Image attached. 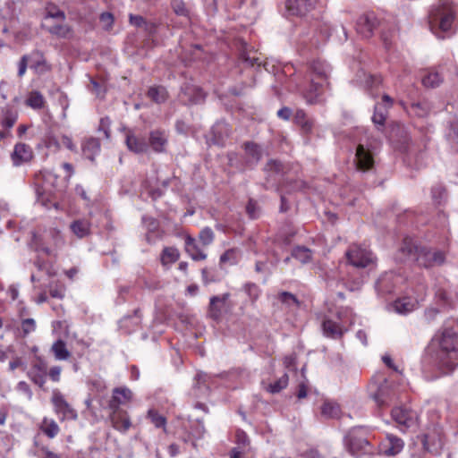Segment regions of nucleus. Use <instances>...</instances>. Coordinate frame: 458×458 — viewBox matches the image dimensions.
Listing matches in <instances>:
<instances>
[{"label": "nucleus", "mask_w": 458, "mask_h": 458, "mask_svg": "<svg viewBox=\"0 0 458 458\" xmlns=\"http://www.w3.org/2000/svg\"><path fill=\"white\" fill-rule=\"evenodd\" d=\"M310 68L314 75L313 78H315L316 81L327 83V80L331 71L328 64L324 61L317 60L311 64Z\"/></svg>", "instance_id": "bb28decb"}, {"label": "nucleus", "mask_w": 458, "mask_h": 458, "mask_svg": "<svg viewBox=\"0 0 458 458\" xmlns=\"http://www.w3.org/2000/svg\"><path fill=\"white\" fill-rule=\"evenodd\" d=\"M27 376L36 386L44 389L47 376V363L41 358H37L28 370Z\"/></svg>", "instance_id": "1a4fd4ad"}, {"label": "nucleus", "mask_w": 458, "mask_h": 458, "mask_svg": "<svg viewBox=\"0 0 458 458\" xmlns=\"http://www.w3.org/2000/svg\"><path fill=\"white\" fill-rule=\"evenodd\" d=\"M439 366L448 373L458 365V335L450 328L445 329L437 352Z\"/></svg>", "instance_id": "f257e3e1"}, {"label": "nucleus", "mask_w": 458, "mask_h": 458, "mask_svg": "<svg viewBox=\"0 0 458 458\" xmlns=\"http://www.w3.org/2000/svg\"><path fill=\"white\" fill-rule=\"evenodd\" d=\"M354 163L358 170L366 172L374 167V152L368 145L359 144L356 148Z\"/></svg>", "instance_id": "6e6552de"}, {"label": "nucleus", "mask_w": 458, "mask_h": 458, "mask_svg": "<svg viewBox=\"0 0 458 458\" xmlns=\"http://www.w3.org/2000/svg\"><path fill=\"white\" fill-rule=\"evenodd\" d=\"M265 169L267 171H272L276 174H279V173L283 172L284 165L280 161L271 159L267 163Z\"/></svg>", "instance_id": "0e129e2a"}, {"label": "nucleus", "mask_w": 458, "mask_h": 458, "mask_svg": "<svg viewBox=\"0 0 458 458\" xmlns=\"http://www.w3.org/2000/svg\"><path fill=\"white\" fill-rule=\"evenodd\" d=\"M126 145L129 150L136 154H143L148 150V144L146 140L134 134H128L126 136Z\"/></svg>", "instance_id": "393cba45"}, {"label": "nucleus", "mask_w": 458, "mask_h": 458, "mask_svg": "<svg viewBox=\"0 0 458 458\" xmlns=\"http://www.w3.org/2000/svg\"><path fill=\"white\" fill-rule=\"evenodd\" d=\"M403 448V441L396 436L387 434L386 440L381 444L380 452L386 456H394Z\"/></svg>", "instance_id": "412c9836"}, {"label": "nucleus", "mask_w": 458, "mask_h": 458, "mask_svg": "<svg viewBox=\"0 0 458 458\" xmlns=\"http://www.w3.org/2000/svg\"><path fill=\"white\" fill-rule=\"evenodd\" d=\"M148 97L157 103H163L166 99V91L164 88L152 87L148 91Z\"/></svg>", "instance_id": "09e8293b"}, {"label": "nucleus", "mask_w": 458, "mask_h": 458, "mask_svg": "<svg viewBox=\"0 0 458 458\" xmlns=\"http://www.w3.org/2000/svg\"><path fill=\"white\" fill-rule=\"evenodd\" d=\"M243 148L246 156L245 165L250 168L257 165L263 155L262 148L253 141H246Z\"/></svg>", "instance_id": "aec40b11"}, {"label": "nucleus", "mask_w": 458, "mask_h": 458, "mask_svg": "<svg viewBox=\"0 0 458 458\" xmlns=\"http://www.w3.org/2000/svg\"><path fill=\"white\" fill-rule=\"evenodd\" d=\"M230 294L225 293L222 296H212L209 301V317L214 319H219L221 316V309L217 307L216 303H225L229 299Z\"/></svg>", "instance_id": "473e14b6"}, {"label": "nucleus", "mask_w": 458, "mask_h": 458, "mask_svg": "<svg viewBox=\"0 0 458 458\" xmlns=\"http://www.w3.org/2000/svg\"><path fill=\"white\" fill-rule=\"evenodd\" d=\"M394 308L396 312L406 314L414 309V303H412L408 298H403L395 301Z\"/></svg>", "instance_id": "49530a36"}, {"label": "nucleus", "mask_w": 458, "mask_h": 458, "mask_svg": "<svg viewBox=\"0 0 458 458\" xmlns=\"http://www.w3.org/2000/svg\"><path fill=\"white\" fill-rule=\"evenodd\" d=\"M312 256L313 251L304 246H296L292 250V257L302 264L310 262L312 260Z\"/></svg>", "instance_id": "72a5a7b5"}, {"label": "nucleus", "mask_w": 458, "mask_h": 458, "mask_svg": "<svg viewBox=\"0 0 458 458\" xmlns=\"http://www.w3.org/2000/svg\"><path fill=\"white\" fill-rule=\"evenodd\" d=\"M109 420L114 428L126 432L131 426L130 416L124 410H110Z\"/></svg>", "instance_id": "f3484780"}, {"label": "nucleus", "mask_w": 458, "mask_h": 458, "mask_svg": "<svg viewBox=\"0 0 458 458\" xmlns=\"http://www.w3.org/2000/svg\"><path fill=\"white\" fill-rule=\"evenodd\" d=\"M246 211L250 218H256L259 214V207L256 201L250 199L246 206Z\"/></svg>", "instance_id": "e2e57ef3"}, {"label": "nucleus", "mask_w": 458, "mask_h": 458, "mask_svg": "<svg viewBox=\"0 0 458 458\" xmlns=\"http://www.w3.org/2000/svg\"><path fill=\"white\" fill-rule=\"evenodd\" d=\"M110 125L111 121L109 117L106 116L100 119L99 125H98V131H103L105 138L109 139L110 138Z\"/></svg>", "instance_id": "680f3d73"}, {"label": "nucleus", "mask_w": 458, "mask_h": 458, "mask_svg": "<svg viewBox=\"0 0 458 458\" xmlns=\"http://www.w3.org/2000/svg\"><path fill=\"white\" fill-rule=\"evenodd\" d=\"M132 398V392L127 387H115L113 389L112 397L108 402L109 410H122L121 405L130 403Z\"/></svg>", "instance_id": "2eb2a0df"}, {"label": "nucleus", "mask_w": 458, "mask_h": 458, "mask_svg": "<svg viewBox=\"0 0 458 458\" xmlns=\"http://www.w3.org/2000/svg\"><path fill=\"white\" fill-rule=\"evenodd\" d=\"M293 122L304 136L312 134L315 122L302 109H297L293 114Z\"/></svg>", "instance_id": "4be33fe9"}, {"label": "nucleus", "mask_w": 458, "mask_h": 458, "mask_svg": "<svg viewBox=\"0 0 458 458\" xmlns=\"http://www.w3.org/2000/svg\"><path fill=\"white\" fill-rule=\"evenodd\" d=\"M296 233V230L292 227L291 225H286L276 235L275 243L279 246H288L291 243L292 239L295 236Z\"/></svg>", "instance_id": "c756f323"}, {"label": "nucleus", "mask_w": 458, "mask_h": 458, "mask_svg": "<svg viewBox=\"0 0 458 458\" xmlns=\"http://www.w3.org/2000/svg\"><path fill=\"white\" fill-rule=\"evenodd\" d=\"M171 7L176 15L190 19V11L182 0H171Z\"/></svg>", "instance_id": "de8ad7c7"}, {"label": "nucleus", "mask_w": 458, "mask_h": 458, "mask_svg": "<svg viewBox=\"0 0 458 458\" xmlns=\"http://www.w3.org/2000/svg\"><path fill=\"white\" fill-rule=\"evenodd\" d=\"M185 250L193 260H204L206 253L198 246L196 240L191 235L185 237Z\"/></svg>", "instance_id": "cd10ccee"}, {"label": "nucleus", "mask_w": 458, "mask_h": 458, "mask_svg": "<svg viewBox=\"0 0 458 458\" xmlns=\"http://www.w3.org/2000/svg\"><path fill=\"white\" fill-rule=\"evenodd\" d=\"M374 399L379 405H384L390 400L387 391V382L384 381V384L380 385L377 391L374 394Z\"/></svg>", "instance_id": "8fccbe9b"}, {"label": "nucleus", "mask_w": 458, "mask_h": 458, "mask_svg": "<svg viewBox=\"0 0 458 458\" xmlns=\"http://www.w3.org/2000/svg\"><path fill=\"white\" fill-rule=\"evenodd\" d=\"M431 109V105L427 100L412 102L410 106V111L419 117L426 116Z\"/></svg>", "instance_id": "e433bc0d"}, {"label": "nucleus", "mask_w": 458, "mask_h": 458, "mask_svg": "<svg viewBox=\"0 0 458 458\" xmlns=\"http://www.w3.org/2000/svg\"><path fill=\"white\" fill-rule=\"evenodd\" d=\"M245 293L249 295L251 301H255L259 296V288L256 284L247 283L243 286Z\"/></svg>", "instance_id": "5fc2aeb1"}, {"label": "nucleus", "mask_w": 458, "mask_h": 458, "mask_svg": "<svg viewBox=\"0 0 458 458\" xmlns=\"http://www.w3.org/2000/svg\"><path fill=\"white\" fill-rule=\"evenodd\" d=\"M43 18H48L50 20L55 19L56 21H65L66 15L64 12L62 11L55 4L48 3L45 7V14Z\"/></svg>", "instance_id": "c9c22d12"}, {"label": "nucleus", "mask_w": 458, "mask_h": 458, "mask_svg": "<svg viewBox=\"0 0 458 458\" xmlns=\"http://www.w3.org/2000/svg\"><path fill=\"white\" fill-rule=\"evenodd\" d=\"M316 0H287L285 6L292 15H305L315 8Z\"/></svg>", "instance_id": "a211bd4d"}, {"label": "nucleus", "mask_w": 458, "mask_h": 458, "mask_svg": "<svg viewBox=\"0 0 458 458\" xmlns=\"http://www.w3.org/2000/svg\"><path fill=\"white\" fill-rule=\"evenodd\" d=\"M179 98L185 105H193L204 101L205 94L199 87L184 83L181 88Z\"/></svg>", "instance_id": "9d476101"}, {"label": "nucleus", "mask_w": 458, "mask_h": 458, "mask_svg": "<svg viewBox=\"0 0 458 458\" xmlns=\"http://www.w3.org/2000/svg\"><path fill=\"white\" fill-rule=\"evenodd\" d=\"M41 27L51 35L59 38H66L71 33V27L65 21H56L55 19L43 18Z\"/></svg>", "instance_id": "ddd939ff"}, {"label": "nucleus", "mask_w": 458, "mask_h": 458, "mask_svg": "<svg viewBox=\"0 0 458 458\" xmlns=\"http://www.w3.org/2000/svg\"><path fill=\"white\" fill-rule=\"evenodd\" d=\"M147 418L150 420L152 424L157 428H163L166 432V419L161 415L157 410L150 409L148 411Z\"/></svg>", "instance_id": "a19ab883"}, {"label": "nucleus", "mask_w": 458, "mask_h": 458, "mask_svg": "<svg viewBox=\"0 0 458 458\" xmlns=\"http://www.w3.org/2000/svg\"><path fill=\"white\" fill-rule=\"evenodd\" d=\"M419 254L416 259L419 266L425 268H429L434 266H441L445 261V254L442 250H432L427 247H420V250H418Z\"/></svg>", "instance_id": "39448f33"}, {"label": "nucleus", "mask_w": 458, "mask_h": 458, "mask_svg": "<svg viewBox=\"0 0 458 458\" xmlns=\"http://www.w3.org/2000/svg\"><path fill=\"white\" fill-rule=\"evenodd\" d=\"M421 246H418L415 242L410 238L405 237L398 250L397 259L399 261L403 262L407 259H414L418 257V250H420Z\"/></svg>", "instance_id": "dca6fc26"}, {"label": "nucleus", "mask_w": 458, "mask_h": 458, "mask_svg": "<svg viewBox=\"0 0 458 458\" xmlns=\"http://www.w3.org/2000/svg\"><path fill=\"white\" fill-rule=\"evenodd\" d=\"M454 20V10L453 5L444 1L432 7L428 14V25L430 30L438 38V30L446 32L452 30Z\"/></svg>", "instance_id": "f03ea898"}, {"label": "nucleus", "mask_w": 458, "mask_h": 458, "mask_svg": "<svg viewBox=\"0 0 458 458\" xmlns=\"http://www.w3.org/2000/svg\"><path fill=\"white\" fill-rule=\"evenodd\" d=\"M4 112V118L1 121L3 127L10 129L12 128L18 119V114L15 110L11 107H6Z\"/></svg>", "instance_id": "a18cd8bd"}, {"label": "nucleus", "mask_w": 458, "mask_h": 458, "mask_svg": "<svg viewBox=\"0 0 458 458\" xmlns=\"http://www.w3.org/2000/svg\"><path fill=\"white\" fill-rule=\"evenodd\" d=\"M345 445L348 451L352 454L359 453H365L369 446V441L362 436L352 431L350 432L345 437Z\"/></svg>", "instance_id": "4468645a"}, {"label": "nucleus", "mask_w": 458, "mask_h": 458, "mask_svg": "<svg viewBox=\"0 0 458 458\" xmlns=\"http://www.w3.org/2000/svg\"><path fill=\"white\" fill-rule=\"evenodd\" d=\"M278 300L284 303V304H286L287 306H292V305H295L296 307H299L301 302L300 301L297 299V297L289 293V292H282L278 294Z\"/></svg>", "instance_id": "603ef678"}, {"label": "nucleus", "mask_w": 458, "mask_h": 458, "mask_svg": "<svg viewBox=\"0 0 458 458\" xmlns=\"http://www.w3.org/2000/svg\"><path fill=\"white\" fill-rule=\"evenodd\" d=\"M235 437L237 446H241L242 449L247 450L250 445V439L247 434L243 430L238 429L236 431Z\"/></svg>", "instance_id": "6e6d98bb"}, {"label": "nucleus", "mask_w": 458, "mask_h": 458, "mask_svg": "<svg viewBox=\"0 0 458 458\" xmlns=\"http://www.w3.org/2000/svg\"><path fill=\"white\" fill-rule=\"evenodd\" d=\"M30 56L28 55H24L21 57L19 63H18V76L22 77L27 70L28 63Z\"/></svg>", "instance_id": "774afa93"}, {"label": "nucleus", "mask_w": 458, "mask_h": 458, "mask_svg": "<svg viewBox=\"0 0 458 458\" xmlns=\"http://www.w3.org/2000/svg\"><path fill=\"white\" fill-rule=\"evenodd\" d=\"M90 86H89V89L94 93L97 97L103 98L105 96L106 90L103 87L93 78H89Z\"/></svg>", "instance_id": "052dcab7"}, {"label": "nucleus", "mask_w": 458, "mask_h": 458, "mask_svg": "<svg viewBox=\"0 0 458 458\" xmlns=\"http://www.w3.org/2000/svg\"><path fill=\"white\" fill-rule=\"evenodd\" d=\"M337 318L341 323L335 322L330 318H326L322 322V330L324 335L333 339H340L347 331L346 324L349 326L354 323L352 311L349 308H341L337 311Z\"/></svg>", "instance_id": "7ed1b4c3"}, {"label": "nucleus", "mask_w": 458, "mask_h": 458, "mask_svg": "<svg viewBox=\"0 0 458 458\" xmlns=\"http://www.w3.org/2000/svg\"><path fill=\"white\" fill-rule=\"evenodd\" d=\"M32 56H38V59L36 60L30 65V68L35 69V70L40 69V71H43L44 69H48L47 67V62L40 52H38V51L33 52L30 57H32Z\"/></svg>", "instance_id": "13d9d810"}, {"label": "nucleus", "mask_w": 458, "mask_h": 458, "mask_svg": "<svg viewBox=\"0 0 458 458\" xmlns=\"http://www.w3.org/2000/svg\"><path fill=\"white\" fill-rule=\"evenodd\" d=\"M179 257L180 253L176 248L165 247L162 251L161 262L163 265L174 263L178 260Z\"/></svg>", "instance_id": "c03bdc74"}, {"label": "nucleus", "mask_w": 458, "mask_h": 458, "mask_svg": "<svg viewBox=\"0 0 458 458\" xmlns=\"http://www.w3.org/2000/svg\"><path fill=\"white\" fill-rule=\"evenodd\" d=\"M231 129L225 121H217L211 128V139L213 144L224 145L225 140L229 138Z\"/></svg>", "instance_id": "5701e85b"}, {"label": "nucleus", "mask_w": 458, "mask_h": 458, "mask_svg": "<svg viewBox=\"0 0 458 458\" xmlns=\"http://www.w3.org/2000/svg\"><path fill=\"white\" fill-rule=\"evenodd\" d=\"M25 104L33 109H40L45 104V99L40 92L31 91L26 98Z\"/></svg>", "instance_id": "79ce46f5"}, {"label": "nucleus", "mask_w": 458, "mask_h": 458, "mask_svg": "<svg viewBox=\"0 0 458 458\" xmlns=\"http://www.w3.org/2000/svg\"><path fill=\"white\" fill-rule=\"evenodd\" d=\"M91 223L86 218H81L74 220L70 225L71 231L78 237L84 238L91 233Z\"/></svg>", "instance_id": "c85d7f7f"}, {"label": "nucleus", "mask_w": 458, "mask_h": 458, "mask_svg": "<svg viewBox=\"0 0 458 458\" xmlns=\"http://www.w3.org/2000/svg\"><path fill=\"white\" fill-rule=\"evenodd\" d=\"M36 328V323L33 318H26L21 322V329L24 335L33 332Z\"/></svg>", "instance_id": "69168bd1"}, {"label": "nucleus", "mask_w": 458, "mask_h": 458, "mask_svg": "<svg viewBox=\"0 0 458 458\" xmlns=\"http://www.w3.org/2000/svg\"><path fill=\"white\" fill-rule=\"evenodd\" d=\"M33 157V152L30 146L25 143H17L12 153V161L14 165L18 166L23 163L30 161Z\"/></svg>", "instance_id": "b1692460"}, {"label": "nucleus", "mask_w": 458, "mask_h": 458, "mask_svg": "<svg viewBox=\"0 0 458 458\" xmlns=\"http://www.w3.org/2000/svg\"><path fill=\"white\" fill-rule=\"evenodd\" d=\"M51 350L58 360H68L71 356V352L66 348V344L61 339L53 344Z\"/></svg>", "instance_id": "f704fd0d"}, {"label": "nucleus", "mask_w": 458, "mask_h": 458, "mask_svg": "<svg viewBox=\"0 0 458 458\" xmlns=\"http://www.w3.org/2000/svg\"><path fill=\"white\" fill-rule=\"evenodd\" d=\"M130 23L136 28H143L146 27L147 21L141 15L130 14L129 15Z\"/></svg>", "instance_id": "338daca9"}, {"label": "nucleus", "mask_w": 458, "mask_h": 458, "mask_svg": "<svg viewBox=\"0 0 458 458\" xmlns=\"http://www.w3.org/2000/svg\"><path fill=\"white\" fill-rule=\"evenodd\" d=\"M168 143L167 134L164 131L154 130L149 132L148 148H150L156 153H164L166 150Z\"/></svg>", "instance_id": "6ab92c4d"}, {"label": "nucleus", "mask_w": 458, "mask_h": 458, "mask_svg": "<svg viewBox=\"0 0 458 458\" xmlns=\"http://www.w3.org/2000/svg\"><path fill=\"white\" fill-rule=\"evenodd\" d=\"M443 78L438 72H429L428 75L423 77L422 83L427 88H436L440 85Z\"/></svg>", "instance_id": "3c124183"}, {"label": "nucleus", "mask_w": 458, "mask_h": 458, "mask_svg": "<svg viewBox=\"0 0 458 458\" xmlns=\"http://www.w3.org/2000/svg\"><path fill=\"white\" fill-rule=\"evenodd\" d=\"M321 415L326 419H339L341 407L335 402L325 401L321 406Z\"/></svg>", "instance_id": "7c9ffc66"}, {"label": "nucleus", "mask_w": 458, "mask_h": 458, "mask_svg": "<svg viewBox=\"0 0 458 458\" xmlns=\"http://www.w3.org/2000/svg\"><path fill=\"white\" fill-rule=\"evenodd\" d=\"M142 221H143V224L145 225V226H146V228H147V230L148 232L154 233L159 227L158 221L156 218L152 217V216H144L142 217Z\"/></svg>", "instance_id": "bf43d9fd"}, {"label": "nucleus", "mask_w": 458, "mask_h": 458, "mask_svg": "<svg viewBox=\"0 0 458 458\" xmlns=\"http://www.w3.org/2000/svg\"><path fill=\"white\" fill-rule=\"evenodd\" d=\"M387 107L384 106L381 104H377L374 108V114L372 116L373 123L380 127L385 125L387 114H388Z\"/></svg>", "instance_id": "58836bf2"}, {"label": "nucleus", "mask_w": 458, "mask_h": 458, "mask_svg": "<svg viewBox=\"0 0 458 458\" xmlns=\"http://www.w3.org/2000/svg\"><path fill=\"white\" fill-rule=\"evenodd\" d=\"M345 258L348 264L359 269L374 268L377 261L370 250L359 244H351L345 252Z\"/></svg>", "instance_id": "20e7f679"}, {"label": "nucleus", "mask_w": 458, "mask_h": 458, "mask_svg": "<svg viewBox=\"0 0 458 458\" xmlns=\"http://www.w3.org/2000/svg\"><path fill=\"white\" fill-rule=\"evenodd\" d=\"M380 25V21L375 13L367 12L360 15L356 21V31L361 37L370 38L374 30Z\"/></svg>", "instance_id": "0eeeda50"}, {"label": "nucleus", "mask_w": 458, "mask_h": 458, "mask_svg": "<svg viewBox=\"0 0 458 458\" xmlns=\"http://www.w3.org/2000/svg\"><path fill=\"white\" fill-rule=\"evenodd\" d=\"M431 196L435 205H442L447 199V191L444 185L437 183L431 189Z\"/></svg>", "instance_id": "4c0bfd02"}, {"label": "nucleus", "mask_w": 458, "mask_h": 458, "mask_svg": "<svg viewBox=\"0 0 458 458\" xmlns=\"http://www.w3.org/2000/svg\"><path fill=\"white\" fill-rule=\"evenodd\" d=\"M208 375L202 372H199L195 375V384L192 387L191 394L196 397H203L208 394L209 387L207 385Z\"/></svg>", "instance_id": "a878e982"}, {"label": "nucleus", "mask_w": 458, "mask_h": 458, "mask_svg": "<svg viewBox=\"0 0 458 458\" xmlns=\"http://www.w3.org/2000/svg\"><path fill=\"white\" fill-rule=\"evenodd\" d=\"M64 286L63 284H49V294L53 298L63 299L64 297Z\"/></svg>", "instance_id": "4d7b16f0"}, {"label": "nucleus", "mask_w": 458, "mask_h": 458, "mask_svg": "<svg viewBox=\"0 0 458 458\" xmlns=\"http://www.w3.org/2000/svg\"><path fill=\"white\" fill-rule=\"evenodd\" d=\"M289 383V377L287 373H284L282 377H280L274 383L269 384L267 386V391L271 394L280 393L283 389L286 388Z\"/></svg>", "instance_id": "37998d69"}, {"label": "nucleus", "mask_w": 458, "mask_h": 458, "mask_svg": "<svg viewBox=\"0 0 458 458\" xmlns=\"http://www.w3.org/2000/svg\"><path fill=\"white\" fill-rule=\"evenodd\" d=\"M100 150V141L97 138H89L82 144V151L87 158L94 160L95 155Z\"/></svg>", "instance_id": "2f4dec72"}, {"label": "nucleus", "mask_w": 458, "mask_h": 458, "mask_svg": "<svg viewBox=\"0 0 458 458\" xmlns=\"http://www.w3.org/2000/svg\"><path fill=\"white\" fill-rule=\"evenodd\" d=\"M392 418L399 424L402 430L414 426L417 422L418 416L414 411L403 407H396L392 410Z\"/></svg>", "instance_id": "9b49d317"}, {"label": "nucleus", "mask_w": 458, "mask_h": 458, "mask_svg": "<svg viewBox=\"0 0 458 458\" xmlns=\"http://www.w3.org/2000/svg\"><path fill=\"white\" fill-rule=\"evenodd\" d=\"M51 403L54 405V409L56 414L61 415V420H77V411L67 403L59 390L55 389L53 391Z\"/></svg>", "instance_id": "423d86ee"}, {"label": "nucleus", "mask_w": 458, "mask_h": 458, "mask_svg": "<svg viewBox=\"0 0 458 458\" xmlns=\"http://www.w3.org/2000/svg\"><path fill=\"white\" fill-rule=\"evenodd\" d=\"M41 430L49 438H54L59 433V427L54 420L45 418L42 421Z\"/></svg>", "instance_id": "ea45409f"}, {"label": "nucleus", "mask_w": 458, "mask_h": 458, "mask_svg": "<svg viewBox=\"0 0 458 458\" xmlns=\"http://www.w3.org/2000/svg\"><path fill=\"white\" fill-rule=\"evenodd\" d=\"M327 83L311 79L310 84L302 93L303 98L309 105H316L324 102L322 98L324 87Z\"/></svg>", "instance_id": "f8f14e48"}, {"label": "nucleus", "mask_w": 458, "mask_h": 458, "mask_svg": "<svg viewBox=\"0 0 458 458\" xmlns=\"http://www.w3.org/2000/svg\"><path fill=\"white\" fill-rule=\"evenodd\" d=\"M215 238L214 232L210 227L203 228L199 234V239L204 246L210 245Z\"/></svg>", "instance_id": "864d4df0"}]
</instances>
